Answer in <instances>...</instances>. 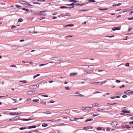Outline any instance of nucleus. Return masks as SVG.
I'll return each mask as SVG.
<instances>
[{"label":"nucleus","instance_id":"nucleus-1","mask_svg":"<svg viewBox=\"0 0 133 133\" xmlns=\"http://www.w3.org/2000/svg\"><path fill=\"white\" fill-rule=\"evenodd\" d=\"M110 124L113 127H115L118 125V122L116 121H114V122H111Z\"/></svg>","mask_w":133,"mask_h":133},{"label":"nucleus","instance_id":"nucleus-2","mask_svg":"<svg viewBox=\"0 0 133 133\" xmlns=\"http://www.w3.org/2000/svg\"><path fill=\"white\" fill-rule=\"evenodd\" d=\"M37 14H38L39 15H44L45 16L46 15V14L44 13V11H41L40 12H38V13Z\"/></svg>","mask_w":133,"mask_h":133},{"label":"nucleus","instance_id":"nucleus-3","mask_svg":"<svg viewBox=\"0 0 133 133\" xmlns=\"http://www.w3.org/2000/svg\"><path fill=\"white\" fill-rule=\"evenodd\" d=\"M20 47V46L18 45H14L12 46V48L13 50H16L17 49Z\"/></svg>","mask_w":133,"mask_h":133},{"label":"nucleus","instance_id":"nucleus-4","mask_svg":"<svg viewBox=\"0 0 133 133\" xmlns=\"http://www.w3.org/2000/svg\"><path fill=\"white\" fill-rule=\"evenodd\" d=\"M61 59L60 57H55L52 58V59L56 61H59Z\"/></svg>","mask_w":133,"mask_h":133},{"label":"nucleus","instance_id":"nucleus-5","mask_svg":"<svg viewBox=\"0 0 133 133\" xmlns=\"http://www.w3.org/2000/svg\"><path fill=\"white\" fill-rule=\"evenodd\" d=\"M19 115V113L18 112H15L13 113H11L10 114V115Z\"/></svg>","mask_w":133,"mask_h":133},{"label":"nucleus","instance_id":"nucleus-6","mask_svg":"<svg viewBox=\"0 0 133 133\" xmlns=\"http://www.w3.org/2000/svg\"><path fill=\"white\" fill-rule=\"evenodd\" d=\"M92 108L91 107H87L85 108V111L88 112L90 110L91 108Z\"/></svg>","mask_w":133,"mask_h":133},{"label":"nucleus","instance_id":"nucleus-7","mask_svg":"<svg viewBox=\"0 0 133 133\" xmlns=\"http://www.w3.org/2000/svg\"><path fill=\"white\" fill-rule=\"evenodd\" d=\"M131 92V90H127L125 91L124 92V93L127 95L128 94H130V92Z\"/></svg>","mask_w":133,"mask_h":133},{"label":"nucleus","instance_id":"nucleus-8","mask_svg":"<svg viewBox=\"0 0 133 133\" xmlns=\"http://www.w3.org/2000/svg\"><path fill=\"white\" fill-rule=\"evenodd\" d=\"M93 128V127H84L83 129L84 130H87L88 129H91Z\"/></svg>","mask_w":133,"mask_h":133},{"label":"nucleus","instance_id":"nucleus-9","mask_svg":"<svg viewBox=\"0 0 133 133\" xmlns=\"http://www.w3.org/2000/svg\"><path fill=\"white\" fill-rule=\"evenodd\" d=\"M20 117L19 116H17L15 117L14 118H13V121H16Z\"/></svg>","mask_w":133,"mask_h":133},{"label":"nucleus","instance_id":"nucleus-10","mask_svg":"<svg viewBox=\"0 0 133 133\" xmlns=\"http://www.w3.org/2000/svg\"><path fill=\"white\" fill-rule=\"evenodd\" d=\"M120 30V28L118 27H114L112 29V30L114 31Z\"/></svg>","mask_w":133,"mask_h":133},{"label":"nucleus","instance_id":"nucleus-11","mask_svg":"<svg viewBox=\"0 0 133 133\" xmlns=\"http://www.w3.org/2000/svg\"><path fill=\"white\" fill-rule=\"evenodd\" d=\"M122 112L125 113H130V111H128L126 110H122Z\"/></svg>","mask_w":133,"mask_h":133},{"label":"nucleus","instance_id":"nucleus-12","mask_svg":"<svg viewBox=\"0 0 133 133\" xmlns=\"http://www.w3.org/2000/svg\"><path fill=\"white\" fill-rule=\"evenodd\" d=\"M90 84L94 85H95V84H98V85H101V82H91L90 83Z\"/></svg>","mask_w":133,"mask_h":133},{"label":"nucleus","instance_id":"nucleus-13","mask_svg":"<svg viewBox=\"0 0 133 133\" xmlns=\"http://www.w3.org/2000/svg\"><path fill=\"white\" fill-rule=\"evenodd\" d=\"M37 87V85H32L30 86L29 88L31 89H35V88Z\"/></svg>","mask_w":133,"mask_h":133},{"label":"nucleus","instance_id":"nucleus-14","mask_svg":"<svg viewBox=\"0 0 133 133\" xmlns=\"http://www.w3.org/2000/svg\"><path fill=\"white\" fill-rule=\"evenodd\" d=\"M36 127V126L35 125H32L29 127L28 128L29 129H32V128H35Z\"/></svg>","mask_w":133,"mask_h":133},{"label":"nucleus","instance_id":"nucleus-15","mask_svg":"<svg viewBox=\"0 0 133 133\" xmlns=\"http://www.w3.org/2000/svg\"><path fill=\"white\" fill-rule=\"evenodd\" d=\"M77 74V73H71L70 74V76H75Z\"/></svg>","mask_w":133,"mask_h":133},{"label":"nucleus","instance_id":"nucleus-16","mask_svg":"<svg viewBox=\"0 0 133 133\" xmlns=\"http://www.w3.org/2000/svg\"><path fill=\"white\" fill-rule=\"evenodd\" d=\"M25 2V1H20L19 2L23 5H24V3Z\"/></svg>","mask_w":133,"mask_h":133},{"label":"nucleus","instance_id":"nucleus-17","mask_svg":"<svg viewBox=\"0 0 133 133\" xmlns=\"http://www.w3.org/2000/svg\"><path fill=\"white\" fill-rule=\"evenodd\" d=\"M122 4V3H118V4H113L112 5V6H119V5H121Z\"/></svg>","mask_w":133,"mask_h":133},{"label":"nucleus","instance_id":"nucleus-18","mask_svg":"<svg viewBox=\"0 0 133 133\" xmlns=\"http://www.w3.org/2000/svg\"><path fill=\"white\" fill-rule=\"evenodd\" d=\"M93 120V119L92 118L91 119H86L85 121V122H86L88 121H92Z\"/></svg>","mask_w":133,"mask_h":133},{"label":"nucleus","instance_id":"nucleus-19","mask_svg":"<svg viewBox=\"0 0 133 133\" xmlns=\"http://www.w3.org/2000/svg\"><path fill=\"white\" fill-rule=\"evenodd\" d=\"M65 112L67 114H69L70 113V110L69 109H67L65 110Z\"/></svg>","mask_w":133,"mask_h":133},{"label":"nucleus","instance_id":"nucleus-20","mask_svg":"<svg viewBox=\"0 0 133 133\" xmlns=\"http://www.w3.org/2000/svg\"><path fill=\"white\" fill-rule=\"evenodd\" d=\"M48 125L46 123H43L42 124V126L43 127H45L47 126Z\"/></svg>","mask_w":133,"mask_h":133},{"label":"nucleus","instance_id":"nucleus-21","mask_svg":"<svg viewBox=\"0 0 133 133\" xmlns=\"http://www.w3.org/2000/svg\"><path fill=\"white\" fill-rule=\"evenodd\" d=\"M40 103L41 104H43L45 105L46 104V102L45 101H41L40 102Z\"/></svg>","mask_w":133,"mask_h":133},{"label":"nucleus","instance_id":"nucleus-22","mask_svg":"<svg viewBox=\"0 0 133 133\" xmlns=\"http://www.w3.org/2000/svg\"><path fill=\"white\" fill-rule=\"evenodd\" d=\"M98 105V104L97 103H96L94 104H92V105L93 107H95V106H96Z\"/></svg>","mask_w":133,"mask_h":133},{"label":"nucleus","instance_id":"nucleus-23","mask_svg":"<svg viewBox=\"0 0 133 133\" xmlns=\"http://www.w3.org/2000/svg\"><path fill=\"white\" fill-rule=\"evenodd\" d=\"M69 1L70 2H73L74 3H76L77 2V1L75 0H70Z\"/></svg>","mask_w":133,"mask_h":133},{"label":"nucleus","instance_id":"nucleus-24","mask_svg":"<svg viewBox=\"0 0 133 133\" xmlns=\"http://www.w3.org/2000/svg\"><path fill=\"white\" fill-rule=\"evenodd\" d=\"M43 113L46 114H51V112L50 111H46V112H43Z\"/></svg>","mask_w":133,"mask_h":133},{"label":"nucleus","instance_id":"nucleus-25","mask_svg":"<svg viewBox=\"0 0 133 133\" xmlns=\"http://www.w3.org/2000/svg\"><path fill=\"white\" fill-rule=\"evenodd\" d=\"M39 101L38 99H34L33 100V101L34 102H38Z\"/></svg>","mask_w":133,"mask_h":133},{"label":"nucleus","instance_id":"nucleus-26","mask_svg":"<svg viewBox=\"0 0 133 133\" xmlns=\"http://www.w3.org/2000/svg\"><path fill=\"white\" fill-rule=\"evenodd\" d=\"M40 75V74H37L36 75H35L34 77V79H35V78H36L37 77L39 76Z\"/></svg>","mask_w":133,"mask_h":133},{"label":"nucleus","instance_id":"nucleus-27","mask_svg":"<svg viewBox=\"0 0 133 133\" xmlns=\"http://www.w3.org/2000/svg\"><path fill=\"white\" fill-rule=\"evenodd\" d=\"M74 26V25L73 24H70L66 25V27H67V26L71 27V26Z\"/></svg>","mask_w":133,"mask_h":133},{"label":"nucleus","instance_id":"nucleus-28","mask_svg":"<svg viewBox=\"0 0 133 133\" xmlns=\"http://www.w3.org/2000/svg\"><path fill=\"white\" fill-rule=\"evenodd\" d=\"M74 96H81V97H84V95H82L81 94H79L78 95H75Z\"/></svg>","mask_w":133,"mask_h":133},{"label":"nucleus","instance_id":"nucleus-29","mask_svg":"<svg viewBox=\"0 0 133 133\" xmlns=\"http://www.w3.org/2000/svg\"><path fill=\"white\" fill-rule=\"evenodd\" d=\"M27 128L26 127H21L19 128V129L20 130H22L24 129H26Z\"/></svg>","mask_w":133,"mask_h":133},{"label":"nucleus","instance_id":"nucleus-30","mask_svg":"<svg viewBox=\"0 0 133 133\" xmlns=\"http://www.w3.org/2000/svg\"><path fill=\"white\" fill-rule=\"evenodd\" d=\"M75 5L74 3H72L70 4H66V5L68 6H74V5Z\"/></svg>","mask_w":133,"mask_h":133},{"label":"nucleus","instance_id":"nucleus-31","mask_svg":"<svg viewBox=\"0 0 133 133\" xmlns=\"http://www.w3.org/2000/svg\"><path fill=\"white\" fill-rule=\"evenodd\" d=\"M23 19L21 18H19L18 20V22H21L23 21Z\"/></svg>","mask_w":133,"mask_h":133},{"label":"nucleus","instance_id":"nucleus-32","mask_svg":"<svg viewBox=\"0 0 133 133\" xmlns=\"http://www.w3.org/2000/svg\"><path fill=\"white\" fill-rule=\"evenodd\" d=\"M100 115V114L97 113V114H93L92 115L93 116V117H96L98 115Z\"/></svg>","mask_w":133,"mask_h":133},{"label":"nucleus","instance_id":"nucleus-33","mask_svg":"<svg viewBox=\"0 0 133 133\" xmlns=\"http://www.w3.org/2000/svg\"><path fill=\"white\" fill-rule=\"evenodd\" d=\"M22 10H24L25 11H26L28 12L29 11V10L25 8H23L22 9Z\"/></svg>","mask_w":133,"mask_h":133},{"label":"nucleus","instance_id":"nucleus-34","mask_svg":"<svg viewBox=\"0 0 133 133\" xmlns=\"http://www.w3.org/2000/svg\"><path fill=\"white\" fill-rule=\"evenodd\" d=\"M89 10L88 9H83V10H79V11H88Z\"/></svg>","mask_w":133,"mask_h":133},{"label":"nucleus","instance_id":"nucleus-35","mask_svg":"<svg viewBox=\"0 0 133 133\" xmlns=\"http://www.w3.org/2000/svg\"><path fill=\"white\" fill-rule=\"evenodd\" d=\"M19 82H23L24 83H26L27 82V81L25 80H23V81H19Z\"/></svg>","mask_w":133,"mask_h":133},{"label":"nucleus","instance_id":"nucleus-36","mask_svg":"<svg viewBox=\"0 0 133 133\" xmlns=\"http://www.w3.org/2000/svg\"><path fill=\"white\" fill-rule=\"evenodd\" d=\"M33 4H41V3H39L38 2H33Z\"/></svg>","mask_w":133,"mask_h":133},{"label":"nucleus","instance_id":"nucleus-37","mask_svg":"<svg viewBox=\"0 0 133 133\" xmlns=\"http://www.w3.org/2000/svg\"><path fill=\"white\" fill-rule=\"evenodd\" d=\"M125 128H126V129H130V128H131V127H130L129 126V125H125Z\"/></svg>","mask_w":133,"mask_h":133},{"label":"nucleus","instance_id":"nucleus-38","mask_svg":"<svg viewBox=\"0 0 133 133\" xmlns=\"http://www.w3.org/2000/svg\"><path fill=\"white\" fill-rule=\"evenodd\" d=\"M60 8L63 9L64 8H68V7L64 6H61L60 7Z\"/></svg>","mask_w":133,"mask_h":133},{"label":"nucleus","instance_id":"nucleus-39","mask_svg":"<svg viewBox=\"0 0 133 133\" xmlns=\"http://www.w3.org/2000/svg\"><path fill=\"white\" fill-rule=\"evenodd\" d=\"M106 130L107 131H109L110 130V129L109 127H107L106 128Z\"/></svg>","mask_w":133,"mask_h":133},{"label":"nucleus","instance_id":"nucleus-40","mask_svg":"<svg viewBox=\"0 0 133 133\" xmlns=\"http://www.w3.org/2000/svg\"><path fill=\"white\" fill-rule=\"evenodd\" d=\"M29 92L34 93L35 92V91H28V94H30Z\"/></svg>","mask_w":133,"mask_h":133},{"label":"nucleus","instance_id":"nucleus-41","mask_svg":"<svg viewBox=\"0 0 133 133\" xmlns=\"http://www.w3.org/2000/svg\"><path fill=\"white\" fill-rule=\"evenodd\" d=\"M29 29H32L33 31L35 30V28L34 27H32L29 28Z\"/></svg>","mask_w":133,"mask_h":133},{"label":"nucleus","instance_id":"nucleus-42","mask_svg":"<svg viewBox=\"0 0 133 133\" xmlns=\"http://www.w3.org/2000/svg\"><path fill=\"white\" fill-rule=\"evenodd\" d=\"M92 72V71H91V70H90L89 71H84V73L85 74L86 73H88V72Z\"/></svg>","mask_w":133,"mask_h":133},{"label":"nucleus","instance_id":"nucleus-43","mask_svg":"<svg viewBox=\"0 0 133 133\" xmlns=\"http://www.w3.org/2000/svg\"><path fill=\"white\" fill-rule=\"evenodd\" d=\"M121 126L122 127V129H124L125 128V125H123L122 124Z\"/></svg>","mask_w":133,"mask_h":133},{"label":"nucleus","instance_id":"nucleus-44","mask_svg":"<svg viewBox=\"0 0 133 133\" xmlns=\"http://www.w3.org/2000/svg\"><path fill=\"white\" fill-rule=\"evenodd\" d=\"M55 102V101L53 100L49 102H48V103H53Z\"/></svg>","mask_w":133,"mask_h":133},{"label":"nucleus","instance_id":"nucleus-45","mask_svg":"<svg viewBox=\"0 0 133 133\" xmlns=\"http://www.w3.org/2000/svg\"><path fill=\"white\" fill-rule=\"evenodd\" d=\"M117 103H107V104H109V105H114V104H115Z\"/></svg>","mask_w":133,"mask_h":133},{"label":"nucleus","instance_id":"nucleus-46","mask_svg":"<svg viewBox=\"0 0 133 133\" xmlns=\"http://www.w3.org/2000/svg\"><path fill=\"white\" fill-rule=\"evenodd\" d=\"M125 86L124 85H122V86H120L119 87V88H122L123 87H125Z\"/></svg>","mask_w":133,"mask_h":133},{"label":"nucleus","instance_id":"nucleus-47","mask_svg":"<svg viewBox=\"0 0 133 133\" xmlns=\"http://www.w3.org/2000/svg\"><path fill=\"white\" fill-rule=\"evenodd\" d=\"M88 1L89 2H96V1L94 0H88Z\"/></svg>","mask_w":133,"mask_h":133},{"label":"nucleus","instance_id":"nucleus-48","mask_svg":"<svg viewBox=\"0 0 133 133\" xmlns=\"http://www.w3.org/2000/svg\"><path fill=\"white\" fill-rule=\"evenodd\" d=\"M72 37V36H69L65 37V38L67 39L68 37Z\"/></svg>","mask_w":133,"mask_h":133},{"label":"nucleus","instance_id":"nucleus-49","mask_svg":"<svg viewBox=\"0 0 133 133\" xmlns=\"http://www.w3.org/2000/svg\"><path fill=\"white\" fill-rule=\"evenodd\" d=\"M114 35H112V36H107V37H109V38H112V37H114Z\"/></svg>","mask_w":133,"mask_h":133},{"label":"nucleus","instance_id":"nucleus-50","mask_svg":"<svg viewBox=\"0 0 133 133\" xmlns=\"http://www.w3.org/2000/svg\"><path fill=\"white\" fill-rule=\"evenodd\" d=\"M33 13L34 14V15H39L38 14H37L38 13V12H33Z\"/></svg>","mask_w":133,"mask_h":133},{"label":"nucleus","instance_id":"nucleus-51","mask_svg":"<svg viewBox=\"0 0 133 133\" xmlns=\"http://www.w3.org/2000/svg\"><path fill=\"white\" fill-rule=\"evenodd\" d=\"M46 65V64H41L39 65V66H43L45 65Z\"/></svg>","mask_w":133,"mask_h":133},{"label":"nucleus","instance_id":"nucleus-52","mask_svg":"<svg viewBox=\"0 0 133 133\" xmlns=\"http://www.w3.org/2000/svg\"><path fill=\"white\" fill-rule=\"evenodd\" d=\"M133 13V11H130L129 13V15H132V14Z\"/></svg>","mask_w":133,"mask_h":133},{"label":"nucleus","instance_id":"nucleus-53","mask_svg":"<svg viewBox=\"0 0 133 133\" xmlns=\"http://www.w3.org/2000/svg\"><path fill=\"white\" fill-rule=\"evenodd\" d=\"M108 9V8H105L104 9H101L100 10H107Z\"/></svg>","mask_w":133,"mask_h":133},{"label":"nucleus","instance_id":"nucleus-54","mask_svg":"<svg viewBox=\"0 0 133 133\" xmlns=\"http://www.w3.org/2000/svg\"><path fill=\"white\" fill-rule=\"evenodd\" d=\"M102 129V127H98L97 128V129L98 130H101Z\"/></svg>","mask_w":133,"mask_h":133},{"label":"nucleus","instance_id":"nucleus-55","mask_svg":"<svg viewBox=\"0 0 133 133\" xmlns=\"http://www.w3.org/2000/svg\"><path fill=\"white\" fill-rule=\"evenodd\" d=\"M42 96L43 97H48V95H42Z\"/></svg>","mask_w":133,"mask_h":133},{"label":"nucleus","instance_id":"nucleus-56","mask_svg":"<svg viewBox=\"0 0 133 133\" xmlns=\"http://www.w3.org/2000/svg\"><path fill=\"white\" fill-rule=\"evenodd\" d=\"M61 120V119H57V120H55V122H57L58 121L60 122Z\"/></svg>","mask_w":133,"mask_h":133},{"label":"nucleus","instance_id":"nucleus-57","mask_svg":"<svg viewBox=\"0 0 133 133\" xmlns=\"http://www.w3.org/2000/svg\"><path fill=\"white\" fill-rule=\"evenodd\" d=\"M29 3H28L27 2L25 1V2L24 3V5H25L27 6H28V5L29 4Z\"/></svg>","mask_w":133,"mask_h":133},{"label":"nucleus","instance_id":"nucleus-58","mask_svg":"<svg viewBox=\"0 0 133 133\" xmlns=\"http://www.w3.org/2000/svg\"><path fill=\"white\" fill-rule=\"evenodd\" d=\"M0 4L2 5H5V4L2 2H0Z\"/></svg>","mask_w":133,"mask_h":133},{"label":"nucleus","instance_id":"nucleus-59","mask_svg":"<svg viewBox=\"0 0 133 133\" xmlns=\"http://www.w3.org/2000/svg\"><path fill=\"white\" fill-rule=\"evenodd\" d=\"M101 92H100L99 91H96L94 93V94H97V93H101Z\"/></svg>","mask_w":133,"mask_h":133},{"label":"nucleus","instance_id":"nucleus-60","mask_svg":"<svg viewBox=\"0 0 133 133\" xmlns=\"http://www.w3.org/2000/svg\"><path fill=\"white\" fill-rule=\"evenodd\" d=\"M21 120L23 121H28V119H22Z\"/></svg>","mask_w":133,"mask_h":133},{"label":"nucleus","instance_id":"nucleus-61","mask_svg":"<svg viewBox=\"0 0 133 133\" xmlns=\"http://www.w3.org/2000/svg\"><path fill=\"white\" fill-rule=\"evenodd\" d=\"M65 88L66 90H69L70 89V88L69 87H66Z\"/></svg>","mask_w":133,"mask_h":133},{"label":"nucleus","instance_id":"nucleus-62","mask_svg":"<svg viewBox=\"0 0 133 133\" xmlns=\"http://www.w3.org/2000/svg\"><path fill=\"white\" fill-rule=\"evenodd\" d=\"M127 97V96L126 95H123L122 96V97L123 98H125Z\"/></svg>","mask_w":133,"mask_h":133},{"label":"nucleus","instance_id":"nucleus-63","mask_svg":"<svg viewBox=\"0 0 133 133\" xmlns=\"http://www.w3.org/2000/svg\"><path fill=\"white\" fill-rule=\"evenodd\" d=\"M129 63H127L125 64V66H129Z\"/></svg>","mask_w":133,"mask_h":133},{"label":"nucleus","instance_id":"nucleus-64","mask_svg":"<svg viewBox=\"0 0 133 133\" xmlns=\"http://www.w3.org/2000/svg\"><path fill=\"white\" fill-rule=\"evenodd\" d=\"M86 4V3H84L82 4H80V5L81 6H83V5H85Z\"/></svg>","mask_w":133,"mask_h":133}]
</instances>
